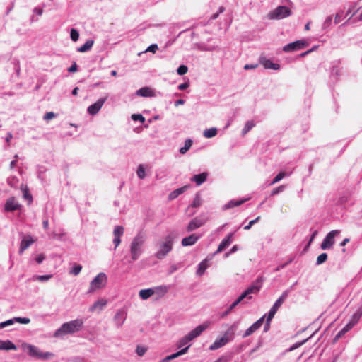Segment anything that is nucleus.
<instances>
[{
    "label": "nucleus",
    "mask_w": 362,
    "mask_h": 362,
    "mask_svg": "<svg viewBox=\"0 0 362 362\" xmlns=\"http://www.w3.org/2000/svg\"><path fill=\"white\" fill-rule=\"evenodd\" d=\"M146 236L143 232L138 233L132 239L129 250L131 258L135 261L139 258L143 252V246L146 242Z\"/></svg>",
    "instance_id": "1"
},
{
    "label": "nucleus",
    "mask_w": 362,
    "mask_h": 362,
    "mask_svg": "<svg viewBox=\"0 0 362 362\" xmlns=\"http://www.w3.org/2000/svg\"><path fill=\"white\" fill-rule=\"evenodd\" d=\"M83 322L81 319H76L74 320L69 321L64 323L54 334L55 337H59L62 334H73L79 331Z\"/></svg>",
    "instance_id": "2"
},
{
    "label": "nucleus",
    "mask_w": 362,
    "mask_h": 362,
    "mask_svg": "<svg viewBox=\"0 0 362 362\" xmlns=\"http://www.w3.org/2000/svg\"><path fill=\"white\" fill-rule=\"evenodd\" d=\"M209 326V322H205L204 323L195 327L193 330H192L187 335H185V337H183L178 341L177 347L181 348V347L187 345L188 343H189L194 339H195V338L198 337L199 335H201L202 333L204 330H206Z\"/></svg>",
    "instance_id": "3"
},
{
    "label": "nucleus",
    "mask_w": 362,
    "mask_h": 362,
    "mask_svg": "<svg viewBox=\"0 0 362 362\" xmlns=\"http://www.w3.org/2000/svg\"><path fill=\"white\" fill-rule=\"evenodd\" d=\"M174 236L171 234L165 238L164 241L160 244L159 249L155 256L158 259H163L173 249Z\"/></svg>",
    "instance_id": "4"
},
{
    "label": "nucleus",
    "mask_w": 362,
    "mask_h": 362,
    "mask_svg": "<svg viewBox=\"0 0 362 362\" xmlns=\"http://www.w3.org/2000/svg\"><path fill=\"white\" fill-rule=\"evenodd\" d=\"M107 281V275L103 273H99L90 282V286L88 291V293H93L96 290L103 288L105 287Z\"/></svg>",
    "instance_id": "5"
},
{
    "label": "nucleus",
    "mask_w": 362,
    "mask_h": 362,
    "mask_svg": "<svg viewBox=\"0 0 362 362\" xmlns=\"http://www.w3.org/2000/svg\"><path fill=\"white\" fill-rule=\"evenodd\" d=\"M339 230H333L329 232L323 239L320 247L322 250H329L332 248L335 243V237L340 234Z\"/></svg>",
    "instance_id": "6"
},
{
    "label": "nucleus",
    "mask_w": 362,
    "mask_h": 362,
    "mask_svg": "<svg viewBox=\"0 0 362 362\" xmlns=\"http://www.w3.org/2000/svg\"><path fill=\"white\" fill-rule=\"evenodd\" d=\"M291 14V11L289 8L285 6H279L272 12L269 13L271 19H283Z\"/></svg>",
    "instance_id": "7"
},
{
    "label": "nucleus",
    "mask_w": 362,
    "mask_h": 362,
    "mask_svg": "<svg viewBox=\"0 0 362 362\" xmlns=\"http://www.w3.org/2000/svg\"><path fill=\"white\" fill-rule=\"evenodd\" d=\"M28 354L34 358L47 359L53 354L50 352H41L37 347L34 345L28 344L26 345Z\"/></svg>",
    "instance_id": "8"
},
{
    "label": "nucleus",
    "mask_w": 362,
    "mask_h": 362,
    "mask_svg": "<svg viewBox=\"0 0 362 362\" xmlns=\"http://www.w3.org/2000/svg\"><path fill=\"white\" fill-rule=\"evenodd\" d=\"M308 45V42L303 40H296L287 44L283 47V51L286 52L300 50Z\"/></svg>",
    "instance_id": "9"
},
{
    "label": "nucleus",
    "mask_w": 362,
    "mask_h": 362,
    "mask_svg": "<svg viewBox=\"0 0 362 362\" xmlns=\"http://www.w3.org/2000/svg\"><path fill=\"white\" fill-rule=\"evenodd\" d=\"M108 95H106L105 97L99 98L95 103L90 105L88 109V113L90 115H96L100 110L102 108L103 105L105 103V101L107 100Z\"/></svg>",
    "instance_id": "10"
},
{
    "label": "nucleus",
    "mask_w": 362,
    "mask_h": 362,
    "mask_svg": "<svg viewBox=\"0 0 362 362\" xmlns=\"http://www.w3.org/2000/svg\"><path fill=\"white\" fill-rule=\"evenodd\" d=\"M265 315L260 317L255 323H253L250 327H248L243 335V337H247L254 333L255 331L259 329L263 324Z\"/></svg>",
    "instance_id": "11"
},
{
    "label": "nucleus",
    "mask_w": 362,
    "mask_h": 362,
    "mask_svg": "<svg viewBox=\"0 0 362 362\" xmlns=\"http://www.w3.org/2000/svg\"><path fill=\"white\" fill-rule=\"evenodd\" d=\"M238 322H235L230 327L224 332L222 336L227 342L231 341L235 337V332L238 327Z\"/></svg>",
    "instance_id": "12"
},
{
    "label": "nucleus",
    "mask_w": 362,
    "mask_h": 362,
    "mask_svg": "<svg viewBox=\"0 0 362 362\" xmlns=\"http://www.w3.org/2000/svg\"><path fill=\"white\" fill-rule=\"evenodd\" d=\"M264 279L263 276H259L254 284L251 285L250 287H248L245 291L248 293V295H251L253 293H257L259 291V290L262 288V283L264 281Z\"/></svg>",
    "instance_id": "13"
},
{
    "label": "nucleus",
    "mask_w": 362,
    "mask_h": 362,
    "mask_svg": "<svg viewBox=\"0 0 362 362\" xmlns=\"http://www.w3.org/2000/svg\"><path fill=\"white\" fill-rule=\"evenodd\" d=\"M127 318V313L124 309L118 310L114 316V322L117 327H120Z\"/></svg>",
    "instance_id": "14"
},
{
    "label": "nucleus",
    "mask_w": 362,
    "mask_h": 362,
    "mask_svg": "<svg viewBox=\"0 0 362 362\" xmlns=\"http://www.w3.org/2000/svg\"><path fill=\"white\" fill-rule=\"evenodd\" d=\"M21 205L14 197H10L5 203L4 209L6 211H13L19 209Z\"/></svg>",
    "instance_id": "15"
},
{
    "label": "nucleus",
    "mask_w": 362,
    "mask_h": 362,
    "mask_svg": "<svg viewBox=\"0 0 362 362\" xmlns=\"http://www.w3.org/2000/svg\"><path fill=\"white\" fill-rule=\"evenodd\" d=\"M289 295V290L284 291L281 296L275 301L271 310L276 313L278 309L281 306L284 300L288 298Z\"/></svg>",
    "instance_id": "16"
},
{
    "label": "nucleus",
    "mask_w": 362,
    "mask_h": 362,
    "mask_svg": "<svg viewBox=\"0 0 362 362\" xmlns=\"http://www.w3.org/2000/svg\"><path fill=\"white\" fill-rule=\"evenodd\" d=\"M201 235L192 234L188 237H185L182 240V245L184 247L194 245L201 238Z\"/></svg>",
    "instance_id": "17"
},
{
    "label": "nucleus",
    "mask_w": 362,
    "mask_h": 362,
    "mask_svg": "<svg viewBox=\"0 0 362 362\" xmlns=\"http://www.w3.org/2000/svg\"><path fill=\"white\" fill-rule=\"evenodd\" d=\"M35 242V240L33 239V238L30 236V235H26L25 236L21 242V245H20V248H19V253L20 254H22L27 248H28L33 243Z\"/></svg>",
    "instance_id": "18"
},
{
    "label": "nucleus",
    "mask_w": 362,
    "mask_h": 362,
    "mask_svg": "<svg viewBox=\"0 0 362 362\" xmlns=\"http://www.w3.org/2000/svg\"><path fill=\"white\" fill-rule=\"evenodd\" d=\"M204 224V221L199 218H194L189 223L187 230L188 232L193 231Z\"/></svg>",
    "instance_id": "19"
},
{
    "label": "nucleus",
    "mask_w": 362,
    "mask_h": 362,
    "mask_svg": "<svg viewBox=\"0 0 362 362\" xmlns=\"http://www.w3.org/2000/svg\"><path fill=\"white\" fill-rule=\"evenodd\" d=\"M233 233H229L225 238L222 240L221 243L219 244L217 250L215 252V254L221 252L223 250L227 247L231 243V239L233 238Z\"/></svg>",
    "instance_id": "20"
},
{
    "label": "nucleus",
    "mask_w": 362,
    "mask_h": 362,
    "mask_svg": "<svg viewBox=\"0 0 362 362\" xmlns=\"http://www.w3.org/2000/svg\"><path fill=\"white\" fill-rule=\"evenodd\" d=\"M152 289L153 291V295L156 294L158 298H162L168 293L169 286L166 285H160L153 287Z\"/></svg>",
    "instance_id": "21"
},
{
    "label": "nucleus",
    "mask_w": 362,
    "mask_h": 362,
    "mask_svg": "<svg viewBox=\"0 0 362 362\" xmlns=\"http://www.w3.org/2000/svg\"><path fill=\"white\" fill-rule=\"evenodd\" d=\"M260 63L265 69H270L274 70H279L280 65L279 64L273 63L271 60L266 58H261Z\"/></svg>",
    "instance_id": "22"
},
{
    "label": "nucleus",
    "mask_w": 362,
    "mask_h": 362,
    "mask_svg": "<svg viewBox=\"0 0 362 362\" xmlns=\"http://www.w3.org/2000/svg\"><path fill=\"white\" fill-rule=\"evenodd\" d=\"M190 347V344L187 345L186 347L183 348L182 349L180 350L179 351L176 352V353H174L171 355H169L168 356H166L163 360V362H168L170 360H173V359H175L178 356H180L185 354L187 353V351H188L189 348Z\"/></svg>",
    "instance_id": "23"
},
{
    "label": "nucleus",
    "mask_w": 362,
    "mask_h": 362,
    "mask_svg": "<svg viewBox=\"0 0 362 362\" xmlns=\"http://www.w3.org/2000/svg\"><path fill=\"white\" fill-rule=\"evenodd\" d=\"M136 94L141 97H153L154 96L153 90L149 87H143L136 90Z\"/></svg>",
    "instance_id": "24"
},
{
    "label": "nucleus",
    "mask_w": 362,
    "mask_h": 362,
    "mask_svg": "<svg viewBox=\"0 0 362 362\" xmlns=\"http://www.w3.org/2000/svg\"><path fill=\"white\" fill-rule=\"evenodd\" d=\"M16 346L10 340H0V350H16Z\"/></svg>",
    "instance_id": "25"
},
{
    "label": "nucleus",
    "mask_w": 362,
    "mask_h": 362,
    "mask_svg": "<svg viewBox=\"0 0 362 362\" xmlns=\"http://www.w3.org/2000/svg\"><path fill=\"white\" fill-rule=\"evenodd\" d=\"M207 175L206 173L195 175L191 178V181L196 182L197 185L199 186L206 181Z\"/></svg>",
    "instance_id": "26"
},
{
    "label": "nucleus",
    "mask_w": 362,
    "mask_h": 362,
    "mask_svg": "<svg viewBox=\"0 0 362 362\" xmlns=\"http://www.w3.org/2000/svg\"><path fill=\"white\" fill-rule=\"evenodd\" d=\"M228 342L223 337H220L218 339H216L215 341L209 346L210 350H216L223 346H225Z\"/></svg>",
    "instance_id": "27"
},
{
    "label": "nucleus",
    "mask_w": 362,
    "mask_h": 362,
    "mask_svg": "<svg viewBox=\"0 0 362 362\" xmlns=\"http://www.w3.org/2000/svg\"><path fill=\"white\" fill-rule=\"evenodd\" d=\"M106 304L107 300L103 299L98 300L93 304V305L90 308L89 310L90 312H94L97 309H98L99 310H102L103 308L106 305Z\"/></svg>",
    "instance_id": "28"
},
{
    "label": "nucleus",
    "mask_w": 362,
    "mask_h": 362,
    "mask_svg": "<svg viewBox=\"0 0 362 362\" xmlns=\"http://www.w3.org/2000/svg\"><path fill=\"white\" fill-rule=\"evenodd\" d=\"M362 316V308H358L352 315L350 322H349L351 326H354Z\"/></svg>",
    "instance_id": "29"
},
{
    "label": "nucleus",
    "mask_w": 362,
    "mask_h": 362,
    "mask_svg": "<svg viewBox=\"0 0 362 362\" xmlns=\"http://www.w3.org/2000/svg\"><path fill=\"white\" fill-rule=\"evenodd\" d=\"M153 295L152 288L147 289H142L139 291V296L142 300H147L148 298Z\"/></svg>",
    "instance_id": "30"
},
{
    "label": "nucleus",
    "mask_w": 362,
    "mask_h": 362,
    "mask_svg": "<svg viewBox=\"0 0 362 362\" xmlns=\"http://www.w3.org/2000/svg\"><path fill=\"white\" fill-rule=\"evenodd\" d=\"M94 43L92 40H87L82 46L77 48L78 52H86L91 49Z\"/></svg>",
    "instance_id": "31"
},
{
    "label": "nucleus",
    "mask_w": 362,
    "mask_h": 362,
    "mask_svg": "<svg viewBox=\"0 0 362 362\" xmlns=\"http://www.w3.org/2000/svg\"><path fill=\"white\" fill-rule=\"evenodd\" d=\"M187 188V186H184L182 187H180V188H178V189H176L175 190H174L173 192H172L170 194H169V199H175L176 197H177L180 194H182L185 190Z\"/></svg>",
    "instance_id": "32"
},
{
    "label": "nucleus",
    "mask_w": 362,
    "mask_h": 362,
    "mask_svg": "<svg viewBox=\"0 0 362 362\" xmlns=\"http://www.w3.org/2000/svg\"><path fill=\"white\" fill-rule=\"evenodd\" d=\"M255 126V122L252 120L247 121L244 128L242 130V134L244 136L247 134Z\"/></svg>",
    "instance_id": "33"
},
{
    "label": "nucleus",
    "mask_w": 362,
    "mask_h": 362,
    "mask_svg": "<svg viewBox=\"0 0 362 362\" xmlns=\"http://www.w3.org/2000/svg\"><path fill=\"white\" fill-rule=\"evenodd\" d=\"M192 140L190 139H187L185 141V145L183 147L180 148V153L181 154H185L192 146Z\"/></svg>",
    "instance_id": "34"
},
{
    "label": "nucleus",
    "mask_w": 362,
    "mask_h": 362,
    "mask_svg": "<svg viewBox=\"0 0 362 362\" xmlns=\"http://www.w3.org/2000/svg\"><path fill=\"white\" fill-rule=\"evenodd\" d=\"M206 268H207V264H206V260L201 262L198 265V268L197 270V274L198 276H202L204 273Z\"/></svg>",
    "instance_id": "35"
},
{
    "label": "nucleus",
    "mask_w": 362,
    "mask_h": 362,
    "mask_svg": "<svg viewBox=\"0 0 362 362\" xmlns=\"http://www.w3.org/2000/svg\"><path fill=\"white\" fill-rule=\"evenodd\" d=\"M353 327V326H351V325H350L349 323H347L338 333L336 335L335 337V340L338 339L339 338H340L342 335H344L345 333H346L347 332H349L351 328Z\"/></svg>",
    "instance_id": "36"
},
{
    "label": "nucleus",
    "mask_w": 362,
    "mask_h": 362,
    "mask_svg": "<svg viewBox=\"0 0 362 362\" xmlns=\"http://www.w3.org/2000/svg\"><path fill=\"white\" fill-rule=\"evenodd\" d=\"M217 134V129L216 128H210V129H207L206 130L204 131V136L206 137V138H212L214 136H215Z\"/></svg>",
    "instance_id": "37"
},
{
    "label": "nucleus",
    "mask_w": 362,
    "mask_h": 362,
    "mask_svg": "<svg viewBox=\"0 0 362 362\" xmlns=\"http://www.w3.org/2000/svg\"><path fill=\"white\" fill-rule=\"evenodd\" d=\"M243 202H244V200H240V201L232 200V201H230L226 205H224L223 209H228L233 208L234 206H240V204H242Z\"/></svg>",
    "instance_id": "38"
},
{
    "label": "nucleus",
    "mask_w": 362,
    "mask_h": 362,
    "mask_svg": "<svg viewBox=\"0 0 362 362\" xmlns=\"http://www.w3.org/2000/svg\"><path fill=\"white\" fill-rule=\"evenodd\" d=\"M290 175H291V173H286L284 172H281L274 178V180L272 181L270 185H274V184L279 182L280 180H281L284 177H285L286 176H289Z\"/></svg>",
    "instance_id": "39"
},
{
    "label": "nucleus",
    "mask_w": 362,
    "mask_h": 362,
    "mask_svg": "<svg viewBox=\"0 0 362 362\" xmlns=\"http://www.w3.org/2000/svg\"><path fill=\"white\" fill-rule=\"evenodd\" d=\"M124 229L123 226H117L116 227H115L114 230H113L114 237L121 238L124 233Z\"/></svg>",
    "instance_id": "40"
},
{
    "label": "nucleus",
    "mask_w": 362,
    "mask_h": 362,
    "mask_svg": "<svg viewBox=\"0 0 362 362\" xmlns=\"http://www.w3.org/2000/svg\"><path fill=\"white\" fill-rule=\"evenodd\" d=\"M18 182V179L15 176H11L7 179L8 184L12 187H16Z\"/></svg>",
    "instance_id": "41"
},
{
    "label": "nucleus",
    "mask_w": 362,
    "mask_h": 362,
    "mask_svg": "<svg viewBox=\"0 0 362 362\" xmlns=\"http://www.w3.org/2000/svg\"><path fill=\"white\" fill-rule=\"evenodd\" d=\"M327 259V255L326 253L320 254L316 260V264L320 265L325 262Z\"/></svg>",
    "instance_id": "42"
},
{
    "label": "nucleus",
    "mask_w": 362,
    "mask_h": 362,
    "mask_svg": "<svg viewBox=\"0 0 362 362\" xmlns=\"http://www.w3.org/2000/svg\"><path fill=\"white\" fill-rule=\"evenodd\" d=\"M52 277V275H37L33 276V280L47 281Z\"/></svg>",
    "instance_id": "43"
},
{
    "label": "nucleus",
    "mask_w": 362,
    "mask_h": 362,
    "mask_svg": "<svg viewBox=\"0 0 362 362\" xmlns=\"http://www.w3.org/2000/svg\"><path fill=\"white\" fill-rule=\"evenodd\" d=\"M146 351H147V347L144 346L138 345L136 348V353L139 356H144L146 354Z\"/></svg>",
    "instance_id": "44"
},
{
    "label": "nucleus",
    "mask_w": 362,
    "mask_h": 362,
    "mask_svg": "<svg viewBox=\"0 0 362 362\" xmlns=\"http://www.w3.org/2000/svg\"><path fill=\"white\" fill-rule=\"evenodd\" d=\"M136 173L140 179H144L145 177L146 173L143 165H139Z\"/></svg>",
    "instance_id": "45"
},
{
    "label": "nucleus",
    "mask_w": 362,
    "mask_h": 362,
    "mask_svg": "<svg viewBox=\"0 0 362 362\" xmlns=\"http://www.w3.org/2000/svg\"><path fill=\"white\" fill-rule=\"evenodd\" d=\"M15 322H16L15 317H13V319H10V320H6L4 322H2L0 323V329H3L7 326L13 325Z\"/></svg>",
    "instance_id": "46"
},
{
    "label": "nucleus",
    "mask_w": 362,
    "mask_h": 362,
    "mask_svg": "<svg viewBox=\"0 0 362 362\" xmlns=\"http://www.w3.org/2000/svg\"><path fill=\"white\" fill-rule=\"evenodd\" d=\"M81 269H82V267H81V265H79V264H75V265L72 267V269H71V270L70 273H71V274H74V276H76V275H78V274L81 272Z\"/></svg>",
    "instance_id": "47"
},
{
    "label": "nucleus",
    "mask_w": 362,
    "mask_h": 362,
    "mask_svg": "<svg viewBox=\"0 0 362 362\" xmlns=\"http://www.w3.org/2000/svg\"><path fill=\"white\" fill-rule=\"evenodd\" d=\"M70 36H71V40L74 42H76L78 40L79 33L76 29L72 28L70 32Z\"/></svg>",
    "instance_id": "48"
},
{
    "label": "nucleus",
    "mask_w": 362,
    "mask_h": 362,
    "mask_svg": "<svg viewBox=\"0 0 362 362\" xmlns=\"http://www.w3.org/2000/svg\"><path fill=\"white\" fill-rule=\"evenodd\" d=\"M188 71V68L187 66L185 65H180L177 69V73L180 75V76H182L184 74H185Z\"/></svg>",
    "instance_id": "49"
},
{
    "label": "nucleus",
    "mask_w": 362,
    "mask_h": 362,
    "mask_svg": "<svg viewBox=\"0 0 362 362\" xmlns=\"http://www.w3.org/2000/svg\"><path fill=\"white\" fill-rule=\"evenodd\" d=\"M132 119L134 121H140L142 123L145 122L144 117L141 114H133L132 115Z\"/></svg>",
    "instance_id": "50"
},
{
    "label": "nucleus",
    "mask_w": 362,
    "mask_h": 362,
    "mask_svg": "<svg viewBox=\"0 0 362 362\" xmlns=\"http://www.w3.org/2000/svg\"><path fill=\"white\" fill-rule=\"evenodd\" d=\"M284 189H285V187L284 185L279 186L272 189L271 194L272 196L276 195V194H279V192H283L284 190Z\"/></svg>",
    "instance_id": "51"
},
{
    "label": "nucleus",
    "mask_w": 362,
    "mask_h": 362,
    "mask_svg": "<svg viewBox=\"0 0 362 362\" xmlns=\"http://www.w3.org/2000/svg\"><path fill=\"white\" fill-rule=\"evenodd\" d=\"M23 197L29 201L30 203L33 201L32 195L28 192V190L27 188H25L23 190Z\"/></svg>",
    "instance_id": "52"
},
{
    "label": "nucleus",
    "mask_w": 362,
    "mask_h": 362,
    "mask_svg": "<svg viewBox=\"0 0 362 362\" xmlns=\"http://www.w3.org/2000/svg\"><path fill=\"white\" fill-rule=\"evenodd\" d=\"M16 322H20L21 324H28L30 322V318L28 317H15Z\"/></svg>",
    "instance_id": "53"
},
{
    "label": "nucleus",
    "mask_w": 362,
    "mask_h": 362,
    "mask_svg": "<svg viewBox=\"0 0 362 362\" xmlns=\"http://www.w3.org/2000/svg\"><path fill=\"white\" fill-rule=\"evenodd\" d=\"M260 219V216L257 217L255 219H253L249 222V223L244 227L245 230H249L251 228L252 226L256 223Z\"/></svg>",
    "instance_id": "54"
},
{
    "label": "nucleus",
    "mask_w": 362,
    "mask_h": 362,
    "mask_svg": "<svg viewBox=\"0 0 362 362\" xmlns=\"http://www.w3.org/2000/svg\"><path fill=\"white\" fill-rule=\"evenodd\" d=\"M275 314H276V313L270 309V310L267 315V326H269L270 321L272 320V318L274 317Z\"/></svg>",
    "instance_id": "55"
},
{
    "label": "nucleus",
    "mask_w": 362,
    "mask_h": 362,
    "mask_svg": "<svg viewBox=\"0 0 362 362\" xmlns=\"http://www.w3.org/2000/svg\"><path fill=\"white\" fill-rule=\"evenodd\" d=\"M201 205V199L200 197L197 195L195 199H194V201L192 202V203L191 204V206L192 207H198Z\"/></svg>",
    "instance_id": "56"
},
{
    "label": "nucleus",
    "mask_w": 362,
    "mask_h": 362,
    "mask_svg": "<svg viewBox=\"0 0 362 362\" xmlns=\"http://www.w3.org/2000/svg\"><path fill=\"white\" fill-rule=\"evenodd\" d=\"M248 298L249 299L252 298V296H249L246 291H245L238 298V302H241L244 298Z\"/></svg>",
    "instance_id": "57"
},
{
    "label": "nucleus",
    "mask_w": 362,
    "mask_h": 362,
    "mask_svg": "<svg viewBox=\"0 0 362 362\" xmlns=\"http://www.w3.org/2000/svg\"><path fill=\"white\" fill-rule=\"evenodd\" d=\"M158 49V45L156 44H153L148 47L146 52H151L153 53H155Z\"/></svg>",
    "instance_id": "58"
},
{
    "label": "nucleus",
    "mask_w": 362,
    "mask_h": 362,
    "mask_svg": "<svg viewBox=\"0 0 362 362\" xmlns=\"http://www.w3.org/2000/svg\"><path fill=\"white\" fill-rule=\"evenodd\" d=\"M55 117V114L52 112H47L44 117H43V119L45 120H49V119H53L54 117Z\"/></svg>",
    "instance_id": "59"
},
{
    "label": "nucleus",
    "mask_w": 362,
    "mask_h": 362,
    "mask_svg": "<svg viewBox=\"0 0 362 362\" xmlns=\"http://www.w3.org/2000/svg\"><path fill=\"white\" fill-rule=\"evenodd\" d=\"M225 11V8L223 6H220L219 8H218V12L214 13L212 15V16L211 17V19H216L218 18V16H219V14L221 13H223V11Z\"/></svg>",
    "instance_id": "60"
},
{
    "label": "nucleus",
    "mask_w": 362,
    "mask_h": 362,
    "mask_svg": "<svg viewBox=\"0 0 362 362\" xmlns=\"http://www.w3.org/2000/svg\"><path fill=\"white\" fill-rule=\"evenodd\" d=\"M45 259V256L43 254H40L35 257V261L37 264H41Z\"/></svg>",
    "instance_id": "61"
},
{
    "label": "nucleus",
    "mask_w": 362,
    "mask_h": 362,
    "mask_svg": "<svg viewBox=\"0 0 362 362\" xmlns=\"http://www.w3.org/2000/svg\"><path fill=\"white\" fill-rule=\"evenodd\" d=\"M177 269H178V267L177 265H175V264L170 265L169 267V269H168V274H173Z\"/></svg>",
    "instance_id": "62"
},
{
    "label": "nucleus",
    "mask_w": 362,
    "mask_h": 362,
    "mask_svg": "<svg viewBox=\"0 0 362 362\" xmlns=\"http://www.w3.org/2000/svg\"><path fill=\"white\" fill-rule=\"evenodd\" d=\"M113 243L115 245V250L121 243V238L114 237Z\"/></svg>",
    "instance_id": "63"
},
{
    "label": "nucleus",
    "mask_w": 362,
    "mask_h": 362,
    "mask_svg": "<svg viewBox=\"0 0 362 362\" xmlns=\"http://www.w3.org/2000/svg\"><path fill=\"white\" fill-rule=\"evenodd\" d=\"M78 66L76 62H74L73 64L68 69L69 72H76L77 71Z\"/></svg>",
    "instance_id": "64"
}]
</instances>
